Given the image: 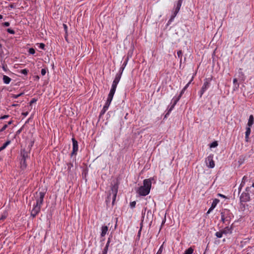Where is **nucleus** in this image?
<instances>
[{"instance_id":"obj_1","label":"nucleus","mask_w":254,"mask_h":254,"mask_svg":"<svg viewBox=\"0 0 254 254\" xmlns=\"http://www.w3.org/2000/svg\"><path fill=\"white\" fill-rule=\"evenodd\" d=\"M45 196L44 192H37L35 195L36 202L34 203L33 207L31 210V215L33 217L40 212L41 205L43 203V198Z\"/></svg>"},{"instance_id":"obj_2","label":"nucleus","mask_w":254,"mask_h":254,"mask_svg":"<svg viewBox=\"0 0 254 254\" xmlns=\"http://www.w3.org/2000/svg\"><path fill=\"white\" fill-rule=\"evenodd\" d=\"M151 182L150 179H145L143 181V185L138 188L137 192L140 195L145 196L147 195L150 190Z\"/></svg>"},{"instance_id":"obj_3","label":"nucleus","mask_w":254,"mask_h":254,"mask_svg":"<svg viewBox=\"0 0 254 254\" xmlns=\"http://www.w3.org/2000/svg\"><path fill=\"white\" fill-rule=\"evenodd\" d=\"M233 227L232 226H227L223 229L221 230H220L218 232H217L215 233V236L218 238H221L223 237H226L228 235H230L232 233Z\"/></svg>"},{"instance_id":"obj_4","label":"nucleus","mask_w":254,"mask_h":254,"mask_svg":"<svg viewBox=\"0 0 254 254\" xmlns=\"http://www.w3.org/2000/svg\"><path fill=\"white\" fill-rule=\"evenodd\" d=\"M118 187L117 185H115L112 187L111 190H112V193L113 194V202H112L113 203H114V202L116 199V195H117V194L118 192Z\"/></svg>"},{"instance_id":"obj_5","label":"nucleus","mask_w":254,"mask_h":254,"mask_svg":"<svg viewBox=\"0 0 254 254\" xmlns=\"http://www.w3.org/2000/svg\"><path fill=\"white\" fill-rule=\"evenodd\" d=\"M228 213H229V211L227 210H225L221 212V221L223 223L229 221V219H228L229 217L226 216Z\"/></svg>"},{"instance_id":"obj_6","label":"nucleus","mask_w":254,"mask_h":254,"mask_svg":"<svg viewBox=\"0 0 254 254\" xmlns=\"http://www.w3.org/2000/svg\"><path fill=\"white\" fill-rule=\"evenodd\" d=\"M72 144H73V149L72 155L75 154L78 150V143L77 141L74 138H72Z\"/></svg>"},{"instance_id":"obj_7","label":"nucleus","mask_w":254,"mask_h":254,"mask_svg":"<svg viewBox=\"0 0 254 254\" xmlns=\"http://www.w3.org/2000/svg\"><path fill=\"white\" fill-rule=\"evenodd\" d=\"M219 200L218 199H215L213 200L211 206L208 210L207 213H209L216 206L217 203L219 202Z\"/></svg>"},{"instance_id":"obj_8","label":"nucleus","mask_w":254,"mask_h":254,"mask_svg":"<svg viewBox=\"0 0 254 254\" xmlns=\"http://www.w3.org/2000/svg\"><path fill=\"white\" fill-rule=\"evenodd\" d=\"M112 100H111V99H110H110L107 98V102L102 111V114H104L107 111V110L108 109V107H109Z\"/></svg>"},{"instance_id":"obj_9","label":"nucleus","mask_w":254,"mask_h":254,"mask_svg":"<svg viewBox=\"0 0 254 254\" xmlns=\"http://www.w3.org/2000/svg\"><path fill=\"white\" fill-rule=\"evenodd\" d=\"M207 161H208V162H209V165H208V166L211 168H214V167L215 166V163H214V161L211 157H208L207 158Z\"/></svg>"},{"instance_id":"obj_10","label":"nucleus","mask_w":254,"mask_h":254,"mask_svg":"<svg viewBox=\"0 0 254 254\" xmlns=\"http://www.w3.org/2000/svg\"><path fill=\"white\" fill-rule=\"evenodd\" d=\"M116 89L111 88V90L110 91V93H109V94L108 95V98L110 99H110H111V100L113 99L114 95L115 92L116 91Z\"/></svg>"},{"instance_id":"obj_11","label":"nucleus","mask_w":254,"mask_h":254,"mask_svg":"<svg viewBox=\"0 0 254 254\" xmlns=\"http://www.w3.org/2000/svg\"><path fill=\"white\" fill-rule=\"evenodd\" d=\"M122 73H117L116 75L115 78L113 82H115L117 84H118L121 77Z\"/></svg>"},{"instance_id":"obj_12","label":"nucleus","mask_w":254,"mask_h":254,"mask_svg":"<svg viewBox=\"0 0 254 254\" xmlns=\"http://www.w3.org/2000/svg\"><path fill=\"white\" fill-rule=\"evenodd\" d=\"M182 0H180L178 3H177V7L176 8V10L175 11V15H176L177 14V13L178 12V11H179L180 9V7L181 6V5H182Z\"/></svg>"},{"instance_id":"obj_13","label":"nucleus","mask_w":254,"mask_h":254,"mask_svg":"<svg viewBox=\"0 0 254 254\" xmlns=\"http://www.w3.org/2000/svg\"><path fill=\"white\" fill-rule=\"evenodd\" d=\"M108 231V227L106 226H103L102 227V232H101V236L104 237L107 233Z\"/></svg>"},{"instance_id":"obj_14","label":"nucleus","mask_w":254,"mask_h":254,"mask_svg":"<svg viewBox=\"0 0 254 254\" xmlns=\"http://www.w3.org/2000/svg\"><path fill=\"white\" fill-rule=\"evenodd\" d=\"M3 80L4 83L9 84L11 81V78L8 77L6 75H3Z\"/></svg>"},{"instance_id":"obj_15","label":"nucleus","mask_w":254,"mask_h":254,"mask_svg":"<svg viewBox=\"0 0 254 254\" xmlns=\"http://www.w3.org/2000/svg\"><path fill=\"white\" fill-rule=\"evenodd\" d=\"M254 123V117L253 115H251L249 117L248 125L250 127L252 126Z\"/></svg>"},{"instance_id":"obj_16","label":"nucleus","mask_w":254,"mask_h":254,"mask_svg":"<svg viewBox=\"0 0 254 254\" xmlns=\"http://www.w3.org/2000/svg\"><path fill=\"white\" fill-rule=\"evenodd\" d=\"M251 133V128L250 127L247 128V130L246 131V141H248L249 136Z\"/></svg>"},{"instance_id":"obj_17","label":"nucleus","mask_w":254,"mask_h":254,"mask_svg":"<svg viewBox=\"0 0 254 254\" xmlns=\"http://www.w3.org/2000/svg\"><path fill=\"white\" fill-rule=\"evenodd\" d=\"M21 168L22 169H25L26 167V160L21 159L20 162Z\"/></svg>"},{"instance_id":"obj_18","label":"nucleus","mask_w":254,"mask_h":254,"mask_svg":"<svg viewBox=\"0 0 254 254\" xmlns=\"http://www.w3.org/2000/svg\"><path fill=\"white\" fill-rule=\"evenodd\" d=\"M10 143V141L9 140H8L5 143H4L3 145L0 147V151H2V150H3L4 149H5L6 148V147L9 145Z\"/></svg>"},{"instance_id":"obj_19","label":"nucleus","mask_w":254,"mask_h":254,"mask_svg":"<svg viewBox=\"0 0 254 254\" xmlns=\"http://www.w3.org/2000/svg\"><path fill=\"white\" fill-rule=\"evenodd\" d=\"M21 155H22V159H26L27 158H28V153L25 152L24 150H23L22 152H21Z\"/></svg>"},{"instance_id":"obj_20","label":"nucleus","mask_w":254,"mask_h":254,"mask_svg":"<svg viewBox=\"0 0 254 254\" xmlns=\"http://www.w3.org/2000/svg\"><path fill=\"white\" fill-rule=\"evenodd\" d=\"M208 85H209V83L208 82H204V83L202 87V90H203V92L205 91V90L207 88Z\"/></svg>"},{"instance_id":"obj_21","label":"nucleus","mask_w":254,"mask_h":254,"mask_svg":"<svg viewBox=\"0 0 254 254\" xmlns=\"http://www.w3.org/2000/svg\"><path fill=\"white\" fill-rule=\"evenodd\" d=\"M193 252V250L191 248H190L185 251V254H192Z\"/></svg>"},{"instance_id":"obj_22","label":"nucleus","mask_w":254,"mask_h":254,"mask_svg":"<svg viewBox=\"0 0 254 254\" xmlns=\"http://www.w3.org/2000/svg\"><path fill=\"white\" fill-rule=\"evenodd\" d=\"M217 146H218L217 142V141H214L212 143L210 144V148H214V147H217Z\"/></svg>"},{"instance_id":"obj_23","label":"nucleus","mask_w":254,"mask_h":254,"mask_svg":"<svg viewBox=\"0 0 254 254\" xmlns=\"http://www.w3.org/2000/svg\"><path fill=\"white\" fill-rule=\"evenodd\" d=\"M23 94V93H20L17 95L12 94L11 95V97L13 99H16V98H18L19 97H20V96H21Z\"/></svg>"},{"instance_id":"obj_24","label":"nucleus","mask_w":254,"mask_h":254,"mask_svg":"<svg viewBox=\"0 0 254 254\" xmlns=\"http://www.w3.org/2000/svg\"><path fill=\"white\" fill-rule=\"evenodd\" d=\"M247 177H246V176H244V177H243V179H242V183H241V185H240L241 187H242L244 185V184H245V183L246 180L247 179Z\"/></svg>"},{"instance_id":"obj_25","label":"nucleus","mask_w":254,"mask_h":254,"mask_svg":"<svg viewBox=\"0 0 254 254\" xmlns=\"http://www.w3.org/2000/svg\"><path fill=\"white\" fill-rule=\"evenodd\" d=\"M108 246H109V242L107 243L105 249H104V252H103V254H107V250H108Z\"/></svg>"},{"instance_id":"obj_26","label":"nucleus","mask_w":254,"mask_h":254,"mask_svg":"<svg viewBox=\"0 0 254 254\" xmlns=\"http://www.w3.org/2000/svg\"><path fill=\"white\" fill-rule=\"evenodd\" d=\"M35 50L33 48H30L29 49V53L30 54H34L35 53Z\"/></svg>"},{"instance_id":"obj_27","label":"nucleus","mask_w":254,"mask_h":254,"mask_svg":"<svg viewBox=\"0 0 254 254\" xmlns=\"http://www.w3.org/2000/svg\"><path fill=\"white\" fill-rule=\"evenodd\" d=\"M177 55H178V56L179 58H182V52L181 50H180L178 52H177Z\"/></svg>"},{"instance_id":"obj_28","label":"nucleus","mask_w":254,"mask_h":254,"mask_svg":"<svg viewBox=\"0 0 254 254\" xmlns=\"http://www.w3.org/2000/svg\"><path fill=\"white\" fill-rule=\"evenodd\" d=\"M27 72H28V71L26 69H22L21 71V73L22 74H27Z\"/></svg>"},{"instance_id":"obj_29","label":"nucleus","mask_w":254,"mask_h":254,"mask_svg":"<svg viewBox=\"0 0 254 254\" xmlns=\"http://www.w3.org/2000/svg\"><path fill=\"white\" fill-rule=\"evenodd\" d=\"M135 204H136L135 201L131 202L130 203V206H131V207L133 208L135 207Z\"/></svg>"},{"instance_id":"obj_30","label":"nucleus","mask_w":254,"mask_h":254,"mask_svg":"<svg viewBox=\"0 0 254 254\" xmlns=\"http://www.w3.org/2000/svg\"><path fill=\"white\" fill-rule=\"evenodd\" d=\"M46 73V70L44 68L42 69L41 70V74L42 75H45Z\"/></svg>"},{"instance_id":"obj_31","label":"nucleus","mask_w":254,"mask_h":254,"mask_svg":"<svg viewBox=\"0 0 254 254\" xmlns=\"http://www.w3.org/2000/svg\"><path fill=\"white\" fill-rule=\"evenodd\" d=\"M7 127V125H5L3 126V127L1 128L0 129V131H4Z\"/></svg>"},{"instance_id":"obj_32","label":"nucleus","mask_w":254,"mask_h":254,"mask_svg":"<svg viewBox=\"0 0 254 254\" xmlns=\"http://www.w3.org/2000/svg\"><path fill=\"white\" fill-rule=\"evenodd\" d=\"M117 83H116L115 82H113V84H112V88H115V89H116L117 88Z\"/></svg>"},{"instance_id":"obj_33","label":"nucleus","mask_w":254,"mask_h":254,"mask_svg":"<svg viewBox=\"0 0 254 254\" xmlns=\"http://www.w3.org/2000/svg\"><path fill=\"white\" fill-rule=\"evenodd\" d=\"M7 32L10 34H14V31L11 29H7Z\"/></svg>"},{"instance_id":"obj_34","label":"nucleus","mask_w":254,"mask_h":254,"mask_svg":"<svg viewBox=\"0 0 254 254\" xmlns=\"http://www.w3.org/2000/svg\"><path fill=\"white\" fill-rule=\"evenodd\" d=\"M162 246H161L159 250H158V251L157 252V254H161L162 252Z\"/></svg>"},{"instance_id":"obj_35","label":"nucleus","mask_w":254,"mask_h":254,"mask_svg":"<svg viewBox=\"0 0 254 254\" xmlns=\"http://www.w3.org/2000/svg\"><path fill=\"white\" fill-rule=\"evenodd\" d=\"M191 80L183 88V90H185L188 88Z\"/></svg>"},{"instance_id":"obj_36","label":"nucleus","mask_w":254,"mask_h":254,"mask_svg":"<svg viewBox=\"0 0 254 254\" xmlns=\"http://www.w3.org/2000/svg\"><path fill=\"white\" fill-rule=\"evenodd\" d=\"M45 47V45L43 43H41L39 45V48L42 49H44Z\"/></svg>"},{"instance_id":"obj_37","label":"nucleus","mask_w":254,"mask_h":254,"mask_svg":"<svg viewBox=\"0 0 254 254\" xmlns=\"http://www.w3.org/2000/svg\"><path fill=\"white\" fill-rule=\"evenodd\" d=\"M3 25L5 27H8L9 26V23L8 22H5L3 23Z\"/></svg>"},{"instance_id":"obj_38","label":"nucleus","mask_w":254,"mask_h":254,"mask_svg":"<svg viewBox=\"0 0 254 254\" xmlns=\"http://www.w3.org/2000/svg\"><path fill=\"white\" fill-rule=\"evenodd\" d=\"M28 113L27 112H25V113H22V115H23L24 116H25V117H26V116H27V115H28Z\"/></svg>"},{"instance_id":"obj_39","label":"nucleus","mask_w":254,"mask_h":254,"mask_svg":"<svg viewBox=\"0 0 254 254\" xmlns=\"http://www.w3.org/2000/svg\"><path fill=\"white\" fill-rule=\"evenodd\" d=\"M185 91V90H183V89L181 91V93H180V96H179V98H180V97L182 96V95L184 93V91Z\"/></svg>"},{"instance_id":"obj_40","label":"nucleus","mask_w":254,"mask_h":254,"mask_svg":"<svg viewBox=\"0 0 254 254\" xmlns=\"http://www.w3.org/2000/svg\"><path fill=\"white\" fill-rule=\"evenodd\" d=\"M36 100L35 99H32V100L31 101V102H30V104H32V103H33L35 102H36Z\"/></svg>"},{"instance_id":"obj_41","label":"nucleus","mask_w":254,"mask_h":254,"mask_svg":"<svg viewBox=\"0 0 254 254\" xmlns=\"http://www.w3.org/2000/svg\"><path fill=\"white\" fill-rule=\"evenodd\" d=\"M64 27L65 30L66 31L67 29V26L65 24H64Z\"/></svg>"},{"instance_id":"obj_42","label":"nucleus","mask_w":254,"mask_h":254,"mask_svg":"<svg viewBox=\"0 0 254 254\" xmlns=\"http://www.w3.org/2000/svg\"><path fill=\"white\" fill-rule=\"evenodd\" d=\"M233 82H234V83H235L237 82V80L236 78L234 79Z\"/></svg>"},{"instance_id":"obj_43","label":"nucleus","mask_w":254,"mask_h":254,"mask_svg":"<svg viewBox=\"0 0 254 254\" xmlns=\"http://www.w3.org/2000/svg\"><path fill=\"white\" fill-rule=\"evenodd\" d=\"M200 97L202 96V95L203 94L204 92H203V90H202V89L201 90V91H200Z\"/></svg>"},{"instance_id":"obj_44","label":"nucleus","mask_w":254,"mask_h":254,"mask_svg":"<svg viewBox=\"0 0 254 254\" xmlns=\"http://www.w3.org/2000/svg\"><path fill=\"white\" fill-rule=\"evenodd\" d=\"M3 17L2 15L0 14V19H2Z\"/></svg>"},{"instance_id":"obj_45","label":"nucleus","mask_w":254,"mask_h":254,"mask_svg":"<svg viewBox=\"0 0 254 254\" xmlns=\"http://www.w3.org/2000/svg\"><path fill=\"white\" fill-rule=\"evenodd\" d=\"M252 187L254 188V183L252 184Z\"/></svg>"},{"instance_id":"obj_46","label":"nucleus","mask_w":254,"mask_h":254,"mask_svg":"<svg viewBox=\"0 0 254 254\" xmlns=\"http://www.w3.org/2000/svg\"><path fill=\"white\" fill-rule=\"evenodd\" d=\"M223 242H225V238L223 239Z\"/></svg>"},{"instance_id":"obj_47","label":"nucleus","mask_w":254,"mask_h":254,"mask_svg":"<svg viewBox=\"0 0 254 254\" xmlns=\"http://www.w3.org/2000/svg\"><path fill=\"white\" fill-rule=\"evenodd\" d=\"M221 196H224L223 195H222V194H219Z\"/></svg>"},{"instance_id":"obj_48","label":"nucleus","mask_w":254,"mask_h":254,"mask_svg":"<svg viewBox=\"0 0 254 254\" xmlns=\"http://www.w3.org/2000/svg\"><path fill=\"white\" fill-rule=\"evenodd\" d=\"M4 118H6V117L4 116L3 117H2V119H4Z\"/></svg>"},{"instance_id":"obj_49","label":"nucleus","mask_w":254,"mask_h":254,"mask_svg":"<svg viewBox=\"0 0 254 254\" xmlns=\"http://www.w3.org/2000/svg\"><path fill=\"white\" fill-rule=\"evenodd\" d=\"M11 123V122H9L8 123V124H10Z\"/></svg>"}]
</instances>
